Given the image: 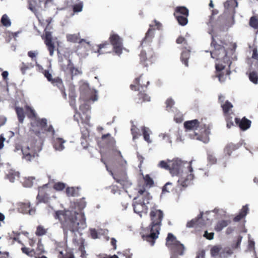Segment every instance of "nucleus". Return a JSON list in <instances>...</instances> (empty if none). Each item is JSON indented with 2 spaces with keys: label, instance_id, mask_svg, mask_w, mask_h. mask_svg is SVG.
<instances>
[{
  "label": "nucleus",
  "instance_id": "1",
  "mask_svg": "<svg viewBox=\"0 0 258 258\" xmlns=\"http://www.w3.org/2000/svg\"><path fill=\"white\" fill-rule=\"evenodd\" d=\"M170 173L172 176L178 177V185L186 187L192 184L194 178L191 161L187 162L179 159H175L170 161Z\"/></svg>",
  "mask_w": 258,
  "mask_h": 258
},
{
  "label": "nucleus",
  "instance_id": "2",
  "mask_svg": "<svg viewBox=\"0 0 258 258\" xmlns=\"http://www.w3.org/2000/svg\"><path fill=\"white\" fill-rule=\"evenodd\" d=\"M82 211H74V214L67 223V228L73 233V243L79 246V250L81 251V257L84 258L87 255L84 246V239L81 237L79 231L86 227L85 215Z\"/></svg>",
  "mask_w": 258,
  "mask_h": 258
},
{
  "label": "nucleus",
  "instance_id": "3",
  "mask_svg": "<svg viewBox=\"0 0 258 258\" xmlns=\"http://www.w3.org/2000/svg\"><path fill=\"white\" fill-rule=\"evenodd\" d=\"M80 97L84 100V103L81 104L80 106V112L76 113L74 115L75 119L79 122V118H80L81 121L85 123L88 124L90 119V107L89 105L86 102V101L92 100L93 101L97 100L98 98L96 95L94 97H92L93 93L96 91L91 89L89 84L84 81L80 82Z\"/></svg>",
  "mask_w": 258,
  "mask_h": 258
},
{
  "label": "nucleus",
  "instance_id": "4",
  "mask_svg": "<svg viewBox=\"0 0 258 258\" xmlns=\"http://www.w3.org/2000/svg\"><path fill=\"white\" fill-rule=\"evenodd\" d=\"M150 216L151 223L149 226L144 228L140 234L142 239L149 242L151 245H154L155 241L160 234L163 218L162 211H151Z\"/></svg>",
  "mask_w": 258,
  "mask_h": 258
},
{
  "label": "nucleus",
  "instance_id": "5",
  "mask_svg": "<svg viewBox=\"0 0 258 258\" xmlns=\"http://www.w3.org/2000/svg\"><path fill=\"white\" fill-rule=\"evenodd\" d=\"M185 128L188 131H196L198 127H200V135L198 133L195 132V137L194 139L201 141L204 143H207L209 141V136L210 134V130L208 126L204 125V127L202 125L200 126V122L197 119L186 121L184 123Z\"/></svg>",
  "mask_w": 258,
  "mask_h": 258
},
{
  "label": "nucleus",
  "instance_id": "6",
  "mask_svg": "<svg viewBox=\"0 0 258 258\" xmlns=\"http://www.w3.org/2000/svg\"><path fill=\"white\" fill-rule=\"evenodd\" d=\"M166 246L171 253L170 258H180V256L183 255L185 246L171 233H168L166 238Z\"/></svg>",
  "mask_w": 258,
  "mask_h": 258
},
{
  "label": "nucleus",
  "instance_id": "7",
  "mask_svg": "<svg viewBox=\"0 0 258 258\" xmlns=\"http://www.w3.org/2000/svg\"><path fill=\"white\" fill-rule=\"evenodd\" d=\"M16 149L17 150H21L23 155V158L28 161H31L32 159L38 156V153L42 150L40 142H36L35 145H31L30 147L27 146L26 149H19L17 147Z\"/></svg>",
  "mask_w": 258,
  "mask_h": 258
},
{
  "label": "nucleus",
  "instance_id": "8",
  "mask_svg": "<svg viewBox=\"0 0 258 258\" xmlns=\"http://www.w3.org/2000/svg\"><path fill=\"white\" fill-rule=\"evenodd\" d=\"M212 45H214V50L210 51L211 56L213 58H216L217 60L223 61L224 63H229V58L227 55V52L225 48L219 44H215L214 40H213Z\"/></svg>",
  "mask_w": 258,
  "mask_h": 258
},
{
  "label": "nucleus",
  "instance_id": "9",
  "mask_svg": "<svg viewBox=\"0 0 258 258\" xmlns=\"http://www.w3.org/2000/svg\"><path fill=\"white\" fill-rule=\"evenodd\" d=\"M52 21V19L49 18L46 20L47 25L44 30V34L42 36V39L44 40L46 45L47 46L48 49L49 51V54L52 56L53 54L54 46L53 43L52 42V34L51 32L49 31L51 26L50 24Z\"/></svg>",
  "mask_w": 258,
  "mask_h": 258
},
{
  "label": "nucleus",
  "instance_id": "10",
  "mask_svg": "<svg viewBox=\"0 0 258 258\" xmlns=\"http://www.w3.org/2000/svg\"><path fill=\"white\" fill-rule=\"evenodd\" d=\"M110 39L115 53L119 56L123 49L121 38L116 34H112L110 36Z\"/></svg>",
  "mask_w": 258,
  "mask_h": 258
},
{
  "label": "nucleus",
  "instance_id": "11",
  "mask_svg": "<svg viewBox=\"0 0 258 258\" xmlns=\"http://www.w3.org/2000/svg\"><path fill=\"white\" fill-rule=\"evenodd\" d=\"M225 66L223 64L218 62L216 63V77L218 78L219 81L221 83H223L225 81L226 76H229L230 74V71H227L226 74L225 75L222 71L224 69Z\"/></svg>",
  "mask_w": 258,
  "mask_h": 258
},
{
  "label": "nucleus",
  "instance_id": "12",
  "mask_svg": "<svg viewBox=\"0 0 258 258\" xmlns=\"http://www.w3.org/2000/svg\"><path fill=\"white\" fill-rule=\"evenodd\" d=\"M47 186V184H44L42 187L39 188L38 194L37 196V200H38L37 204L43 203L47 204L49 201V197L47 194L44 193L43 189L45 187Z\"/></svg>",
  "mask_w": 258,
  "mask_h": 258
},
{
  "label": "nucleus",
  "instance_id": "13",
  "mask_svg": "<svg viewBox=\"0 0 258 258\" xmlns=\"http://www.w3.org/2000/svg\"><path fill=\"white\" fill-rule=\"evenodd\" d=\"M226 12L229 14H234L235 9L238 7L236 0H227L224 4Z\"/></svg>",
  "mask_w": 258,
  "mask_h": 258
},
{
  "label": "nucleus",
  "instance_id": "14",
  "mask_svg": "<svg viewBox=\"0 0 258 258\" xmlns=\"http://www.w3.org/2000/svg\"><path fill=\"white\" fill-rule=\"evenodd\" d=\"M112 176L117 182L120 183L124 188H128L132 185V182L128 179L125 174H123L121 177H116L113 174Z\"/></svg>",
  "mask_w": 258,
  "mask_h": 258
},
{
  "label": "nucleus",
  "instance_id": "15",
  "mask_svg": "<svg viewBox=\"0 0 258 258\" xmlns=\"http://www.w3.org/2000/svg\"><path fill=\"white\" fill-rule=\"evenodd\" d=\"M235 123L243 131L247 130L250 126L251 121L244 117L241 120L237 118H235Z\"/></svg>",
  "mask_w": 258,
  "mask_h": 258
},
{
  "label": "nucleus",
  "instance_id": "16",
  "mask_svg": "<svg viewBox=\"0 0 258 258\" xmlns=\"http://www.w3.org/2000/svg\"><path fill=\"white\" fill-rule=\"evenodd\" d=\"M67 69L71 73L72 79H73V78L76 76L82 74L81 69L75 67L70 59H69V63L68 64Z\"/></svg>",
  "mask_w": 258,
  "mask_h": 258
},
{
  "label": "nucleus",
  "instance_id": "17",
  "mask_svg": "<svg viewBox=\"0 0 258 258\" xmlns=\"http://www.w3.org/2000/svg\"><path fill=\"white\" fill-rule=\"evenodd\" d=\"M149 84V81L147 80V79H145L144 78H143L142 76H141L140 78L136 79L135 84H132L131 85V88L133 90H136V85H139L141 86V88H142L143 86H146Z\"/></svg>",
  "mask_w": 258,
  "mask_h": 258
},
{
  "label": "nucleus",
  "instance_id": "18",
  "mask_svg": "<svg viewBox=\"0 0 258 258\" xmlns=\"http://www.w3.org/2000/svg\"><path fill=\"white\" fill-rule=\"evenodd\" d=\"M21 251L22 253L27 255L30 257L39 258L41 255L37 252L34 249L26 247L25 246L21 247Z\"/></svg>",
  "mask_w": 258,
  "mask_h": 258
},
{
  "label": "nucleus",
  "instance_id": "19",
  "mask_svg": "<svg viewBox=\"0 0 258 258\" xmlns=\"http://www.w3.org/2000/svg\"><path fill=\"white\" fill-rule=\"evenodd\" d=\"M79 34H69L67 36V40L68 41L76 43L79 42L81 43L83 42H85L87 44L90 45V42L87 41L86 40L84 39H80L79 38Z\"/></svg>",
  "mask_w": 258,
  "mask_h": 258
},
{
  "label": "nucleus",
  "instance_id": "20",
  "mask_svg": "<svg viewBox=\"0 0 258 258\" xmlns=\"http://www.w3.org/2000/svg\"><path fill=\"white\" fill-rule=\"evenodd\" d=\"M231 218L227 220H222L217 222L216 226H215V230L217 232L221 231L224 228L226 227L231 223Z\"/></svg>",
  "mask_w": 258,
  "mask_h": 258
},
{
  "label": "nucleus",
  "instance_id": "21",
  "mask_svg": "<svg viewBox=\"0 0 258 258\" xmlns=\"http://www.w3.org/2000/svg\"><path fill=\"white\" fill-rule=\"evenodd\" d=\"M185 50L182 51L181 54V60L186 67H188V59L190 55L189 47H184Z\"/></svg>",
  "mask_w": 258,
  "mask_h": 258
},
{
  "label": "nucleus",
  "instance_id": "22",
  "mask_svg": "<svg viewBox=\"0 0 258 258\" xmlns=\"http://www.w3.org/2000/svg\"><path fill=\"white\" fill-rule=\"evenodd\" d=\"M86 206V202L84 198L77 200L72 205L71 207L72 209L76 210H83Z\"/></svg>",
  "mask_w": 258,
  "mask_h": 258
},
{
  "label": "nucleus",
  "instance_id": "23",
  "mask_svg": "<svg viewBox=\"0 0 258 258\" xmlns=\"http://www.w3.org/2000/svg\"><path fill=\"white\" fill-rule=\"evenodd\" d=\"M188 10L185 7H177L175 9V12L174 14V16H188Z\"/></svg>",
  "mask_w": 258,
  "mask_h": 258
},
{
  "label": "nucleus",
  "instance_id": "24",
  "mask_svg": "<svg viewBox=\"0 0 258 258\" xmlns=\"http://www.w3.org/2000/svg\"><path fill=\"white\" fill-rule=\"evenodd\" d=\"M64 142L62 138H57L54 140L53 147L56 150L62 151L63 149Z\"/></svg>",
  "mask_w": 258,
  "mask_h": 258
},
{
  "label": "nucleus",
  "instance_id": "25",
  "mask_svg": "<svg viewBox=\"0 0 258 258\" xmlns=\"http://www.w3.org/2000/svg\"><path fill=\"white\" fill-rule=\"evenodd\" d=\"M223 112L225 116H228L230 114L231 109L233 107L232 104L228 101H225L221 106Z\"/></svg>",
  "mask_w": 258,
  "mask_h": 258
},
{
  "label": "nucleus",
  "instance_id": "26",
  "mask_svg": "<svg viewBox=\"0 0 258 258\" xmlns=\"http://www.w3.org/2000/svg\"><path fill=\"white\" fill-rule=\"evenodd\" d=\"M52 83L56 86L59 90L61 91L62 95L63 97H64V90L63 89V84L62 80L59 78H55L52 81Z\"/></svg>",
  "mask_w": 258,
  "mask_h": 258
},
{
  "label": "nucleus",
  "instance_id": "27",
  "mask_svg": "<svg viewBox=\"0 0 258 258\" xmlns=\"http://www.w3.org/2000/svg\"><path fill=\"white\" fill-rule=\"evenodd\" d=\"M7 177L11 182H14L16 179L19 178V173L13 170H11L7 175Z\"/></svg>",
  "mask_w": 258,
  "mask_h": 258
},
{
  "label": "nucleus",
  "instance_id": "28",
  "mask_svg": "<svg viewBox=\"0 0 258 258\" xmlns=\"http://www.w3.org/2000/svg\"><path fill=\"white\" fill-rule=\"evenodd\" d=\"M15 110L17 113L18 120L20 123H23L25 117L24 110L22 107H16Z\"/></svg>",
  "mask_w": 258,
  "mask_h": 258
},
{
  "label": "nucleus",
  "instance_id": "29",
  "mask_svg": "<svg viewBox=\"0 0 258 258\" xmlns=\"http://www.w3.org/2000/svg\"><path fill=\"white\" fill-rule=\"evenodd\" d=\"M63 243H59V244H58L55 247V254L57 255V258H64V254H63Z\"/></svg>",
  "mask_w": 258,
  "mask_h": 258
},
{
  "label": "nucleus",
  "instance_id": "30",
  "mask_svg": "<svg viewBox=\"0 0 258 258\" xmlns=\"http://www.w3.org/2000/svg\"><path fill=\"white\" fill-rule=\"evenodd\" d=\"M221 246L220 245H217L211 247L210 252H211V256L213 257H216L218 255L221 257Z\"/></svg>",
  "mask_w": 258,
  "mask_h": 258
},
{
  "label": "nucleus",
  "instance_id": "31",
  "mask_svg": "<svg viewBox=\"0 0 258 258\" xmlns=\"http://www.w3.org/2000/svg\"><path fill=\"white\" fill-rule=\"evenodd\" d=\"M142 130L144 140L148 143H151L152 141L150 139V130L145 126H143Z\"/></svg>",
  "mask_w": 258,
  "mask_h": 258
},
{
  "label": "nucleus",
  "instance_id": "32",
  "mask_svg": "<svg viewBox=\"0 0 258 258\" xmlns=\"http://www.w3.org/2000/svg\"><path fill=\"white\" fill-rule=\"evenodd\" d=\"M79 187H67L66 192L69 196L75 197L79 195Z\"/></svg>",
  "mask_w": 258,
  "mask_h": 258
},
{
  "label": "nucleus",
  "instance_id": "33",
  "mask_svg": "<svg viewBox=\"0 0 258 258\" xmlns=\"http://www.w3.org/2000/svg\"><path fill=\"white\" fill-rule=\"evenodd\" d=\"M178 23L182 26L186 25L188 23L187 17L186 16H175Z\"/></svg>",
  "mask_w": 258,
  "mask_h": 258
},
{
  "label": "nucleus",
  "instance_id": "34",
  "mask_svg": "<svg viewBox=\"0 0 258 258\" xmlns=\"http://www.w3.org/2000/svg\"><path fill=\"white\" fill-rule=\"evenodd\" d=\"M232 250L229 247H226L224 248L221 247V257H225L228 255L232 254Z\"/></svg>",
  "mask_w": 258,
  "mask_h": 258
},
{
  "label": "nucleus",
  "instance_id": "35",
  "mask_svg": "<svg viewBox=\"0 0 258 258\" xmlns=\"http://www.w3.org/2000/svg\"><path fill=\"white\" fill-rule=\"evenodd\" d=\"M154 30L152 28H150L149 29L148 31H147V32L146 34V36L143 40V42L141 44L142 45H143V43L144 42L150 41L151 40V39L153 38V35H154Z\"/></svg>",
  "mask_w": 258,
  "mask_h": 258
},
{
  "label": "nucleus",
  "instance_id": "36",
  "mask_svg": "<svg viewBox=\"0 0 258 258\" xmlns=\"http://www.w3.org/2000/svg\"><path fill=\"white\" fill-rule=\"evenodd\" d=\"M249 78L250 81L255 84L258 83V73L255 71H251L249 73Z\"/></svg>",
  "mask_w": 258,
  "mask_h": 258
},
{
  "label": "nucleus",
  "instance_id": "37",
  "mask_svg": "<svg viewBox=\"0 0 258 258\" xmlns=\"http://www.w3.org/2000/svg\"><path fill=\"white\" fill-rule=\"evenodd\" d=\"M1 23L5 27H8L11 25V22L9 17L4 14L1 18Z\"/></svg>",
  "mask_w": 258,
  "mask_h": 258
},
{
  "label": "nucleus",
  "instance_id": "38",
  "mask_svg": "<svg viewBox=\"0 0 258 258\" xmlns=\"http://www.w3.org/2000/svg\"><path fill=\"white\" fill-rule=\"evenodd\" d=\"M237 147H236V145L230 143L227 145V146L225 147L224 149V152L226 155H230L232 151L236 149Z\"/></svg>",
  "mask_w": 258,
  "mask_h": 258
},
{
  "label": "nucleus",
  "instance_id": "39",
  "mask_svg": "<svg viewBox=\"0 0 258 258\" xmlns=\"http://www.w3.org/2000/svg\"><path fill=\"white\" fill-rule=\"evenodd\" d=\"M73 8L74 14L82 12L83 8V3L79 2L78 3L74 4Z\"/></svg>",
  "mask_w": 258,
  "mask_h": 258
},
{
  "label": "nucleus",
  "instance_id": "40",
  "mask_svg": "<svg viewBox=\"0 0 258 258\" xmlns=\"http://www.w3.org/2000/svg\"><path fill=\"white\" fill-rule=\"evenodd\" d=\"M131 132L133 135V139L134 141L138 139V137L141 135L140 130L135 125L132 126L131 128Z\"/></svg>",
  "mask_w": 258,
  "mask_h": 258
},
{
  "label": "nucleus",
  "instance_id": "41",
  "mask_svg": "<svg viewBox=\"0 0 258 258\" xmlns=\"http://www.w3.org/2000/svg\"><path fill=\"white\" fill-rule=\"evenodd\" d=\"M109 45V44L107 43H105L103 44H100L98 45L97 46L98 47V49L97 50H94V52L95 53H98V55L102 54L105 53H107V52H104L102 50L103 48H106L107 47V46Z\"/></svg>",
  "mask_w": 258,
  "mask_h": 258
},
{
  "label": "nucleus",
  "instance_id": "42",
  "mask_svg": "<svg viewBox=\"0 0 258 258\" xmlns=\"http://www.w3.org/2000/svg\"><path fill=\"white\" fill-rule=\"evenodd\" d=\"M246 214L247 211H241L240 213H239L238 215L236 216L234 218H233V221L236 222H238L244 218L245 216H246Z\"/></svg>",
  "mask_w": 258,
  "mask_h": 258
},
{
  "label": "nucleus",
  "instance_id": "43",
  "mask_svg": "<svg viewBox=\"0 0 258 258\" xmlns=\"http://www.w3.org/2000/svg\"><path fill=\"white\" fill-rule=\"evenodd\" d=\"M170 161H171V160H168V162H166L164 161H161L159 162V163L158 164V166L162 168H164L166 170H169L170 171Z\"/></svg>",
  "mask_w": 258,
  "mask_h": 258
},
{
  "label": "nucleus",
  "instance_id": "44",
  "mask_svg": "<svg viewBox=\"0 0 258 258\" xmlns=\"http://www.w3.org/2000/svg\"><path fill=\"white\" fill-rule=\"evenodd\" d=\"M17 206L18 210H26L27 209L30 208V204L29 202L19 203L17 204Z\"/></svg>",
  "mask_w": 258,
  "mask_h": 258
},
{
  "label": "nucleus",
  "instance_id": "45",
  "mask_svg": "<svg viewBox=\"0 0 258 258\" xmlns=\"http://www.w3.org/2000/svg\"><path fill=\"white\" fill-rule=\"evenodd\" d=\"M35 251H37V252L40 253L41 255L45 252V251L44 249V246L41 242V240H39V241H38L37 247Z\"/></svg>",
  "mask_w": 258,
  "mask_h": 258
},
{
  "label": "nucleus",
  "instance_id": "46",
  "mask_svg": "<svg viewBox=\"0 0 258 258\" xmlns=\"http://www.w3.org/2000/svg\"><path fill=\"white\" fill-rule=\"evenodd\" d=\"M46 230L42 226H38L37 230H36V235L38 236H41L43 235H45Z\"/></svg>",
  "mask_w": 258,
  "mask_h": 258
},
{
  "label": "nucleus",
  "instance_id": "47",
  "mask_svg": "<svg viewBox=\"0 0 258 258\" xmlns=\"http://www.w3.org/2000/svg\"><path fill=\"white\" fill-rule=\"evenodd\" d=\"M172 183L171 182H167L165 185L162 188V192L161 195V197H163V195L165 192H169L170 190L171 189V186H172Z\"/></svg>",
  "mask_w": 258,
  "mask_h": 258
},
{
  "label": "nucleus",
  "instance_id": "48",
  "mask_svg": "<svg viewBox=\"0 0 258 258\" xmlns=\"http://www.w3.org/2000/svg\"><path fill=\"white\" fill-rule=\"evenodd\" d=\"M70 93L69 96L71 98L72 100L70 102L71 105L73 106L74 105L75 98L76 97V93L75 92V89L74 87H71L70 89Z\"/></svg>",
  "mask_w": 258,
  "mask_h": 258
},
{
  "label": "nucleus",
  "instance_id": "49",
  "mask_svg": "<svg viewBox=\"0 0 258 258\" xmlns=\"http://www.w3.org/2000/svg\"><path fill=\"white\" fill-rule=\"evenodd\" d=\"M55 218L59 220V222L62 223V220L61 217L64 218V211H56L55 213ZM63 229L64 230L63 225L61 226Z\"/></svg>",
  "mask_w": 258,
  "mask_h": 258
},
{
  "label": "nucleus",
  "instance_id": "50",
  "mask_svg": "<svg viewBox=\"0 0 258 258\" xmlns=\"http://www.w3.org/2000/svg\"><path fill=\"white\" fill-rule=\"evenodd\" d=\"M250 25L254 29L258 28V20L254 17H252L249 21Z\"/></svg>",
  "mask_w": 258,
  "mask_h": 258
},
{
  "label": "nucleus",
  "instance_id": "51",
  "mask_svg": "<svg viewBox=\"0 0 258 258\" xmlns=\"http://www.w3.org/2000/svg\"><path fill=\"white\" fill-rule=\"evenodd\" d=\"M140 99H142L143 101H150V97L147 94L142 92V91H140L139 94Z\"/></svg>",
  "mask_w": 258,
  "mask_h": 258
},
{
  "label": "nucleus",
  "instance_id": "52",
  "mask_svg": "<svg viewBox=\"0 0 258 258\" xmlns=\"http://www.w3.org/2000/svg\"><path fill=\"white\" fill-rule=\"evenodd\" d=\"M53 187L56 190H61L64 188V183L58 182L54 184Z\"/></svg>",
  "mask_w": 258,
  "mask_h": 258
},
{
  "label": "nucleus",
  "instance_id": "53",
  "mask_svg": "<svg viewBox=\"0 0 258 258\" xmlns=\"http://www.w3.org/2000/svg\"><path fill=\"white\" fill-rule=\"evenodd\" d=\"M39 125L43 128L45 129L47 126V119L45 118L39 119L38 120Z\"/></svg>",
  "mask_w": 258,
  "mask_h": 258
},
{
  "label": "nucleus",
  "instance_id": "54",
  "mask_svg": "<svg viewBox=\"0 0 258 258\" xmlns=\"http://www.w3.org/2000/svg\"><path fill=\"white\" fill-rule=\"evenodd\" d=\"M214 235H215V233L213 232L209 233L207 231H205V233H204L203 236L204 237L206 238V239L212 240L214 238Z\"/></svg>",
  "mask_w": 258,
  "mask_h": 258
},
{
  "label": "nucleus",
  "instance_id": "55",
  "mask_svg": "<svg viewBox=\"0 0 258 258\" xmlns=\"http://www.w3.org/2000/svg\"><path fill=\"white\" fill-rule=\"evenodd\" d=\"M176 42L178 44H182L184 46V47L185 46L187 47V43L185 39L182 37H178L176 40Z\"/></svg>",
  "mask_w": 258,
  "mask_h": 258
},
{
  "label": "nucleus",
  "instance_id": "56",
  "mask_svg": "<svg viewBox=\"0 0 258 258\" xmlns=\"http://www.w3.org/2000/svg\"><path fill=\"white\" fill-rule=\"evenodd\" d=\"M144 179L147 185L151 186L154 183L153 179L149 176V175H146L144 177Z\"/></svg>",
  "mask_w": 258,
  "mask_h": 258
},
{
  "label": "nucleus",
  "instance_id": "57",
  "mask_svg": "<svg viewBox=\"0 0 258 258\" xmlns=\"http://www.w3.org/2000/svg\"><path fill=\"white\" fill-rule=\"evenodd\" d=\"M166 107L167 109L169 110L170 109L173 105L174 104V101L171 98L168 99L166 101Z\"/></svg>",
  "mask_w": 258,
  "mask_h": 258
},
{
  "label": "nucleus",
  "instance_id": "58",
  "mask_svg": "<svg viewBox=\"0 0 258 258\" xmlns=\"http://www.w3.org/2000/svg\"><path fill=\"white\" fill-rule=\"evenodd\" d=\"M43 74L44 76L47 78V80L49 82H51L52 83L53 79H52V75L49 73V72L48 70H44Z\"/></svg>",
  "mask_w": 258,
  "mask_h": 258
},
{
  "label": "nucleus",
  "instance_id": "59",
  "mask_svg": "<svg viewBox=\"0 0 258 258\" xmlns=\"http://www.w3.org/2000/svg\"><path fill=\"white\" fill-rule=\"evenodd\" d=\"M90 234L91 238L96 239L98 238V234H97V230L95 229H91Z\"/></svg>",
  "mask_w": 258,
  "mask_h": 258
},
{
  "label": "nucleus",
  "instance_id": "60",
  "mask_svg": "<svg viewBox=\"0 0 258 258\" xmlns=\"http://www.w3.org/2000/svg\"><path fill=\"white\" fill-rule=\"evenodd\" d=\"M65 258H74L73 252L71 249L66 248Z\"/></svg>",
  "mask_w": 258,
  "mask_h": 258
},
{
  "label": "nucleus",
  "instance_id": "61",
  "mask_svg": "<svg viewBox=\"0 0 258 258\" xmlns=\"http://www.w3.org/2000/svg\"><path fill=\"white\" fill-rule=\"evenodd\" d=\"M159 137H161L163 140H165L168 142L169 143H172V141L170 138V137L167 134H161L159 135Z\"/></svg>",
  "mask_w": 258,
  "mask_h": 258
},
{
  "label": "nucleus",
  "instance_id": "62",
  "mask_svg": "<svg viewBox=\"0 0 258 258\" xmlns=\"http://www.w3.org/2000/svg\"><path fill=\"white\" fill-rule=\"evenodd\" d=\"M208 159L209 162L211 164H214L216 162V159L215 157L212 154H208Z\"/></svg>",
  "mask_w": 258,
  "mask_h": 258
},
{
  "label": "nucleus",
  "instance_id": "63",
  "mask_svg": "<svg viewBox=\"0 0 258 258\" xmlns=\"http://www.w3.org/2000/svg\"><path fill=\"white\" fill-rule=\"evenodd\" d=\"M252 57L255 59L258 60V52L257 48H255L252 50Z\"/></svg>",
  "mask_w": 258,
  "mask_h": 258
},
{
  "label": "nucleus",
  "instance_id": "64",
  "mask_svg": "<svg viewBox=\"0 0 258 258\" xmlns=\"http://www.w3.org/2000/svg\"><path fill=\"white\" fill-rule=\"evenodd\" d=\"M205 255V251L204 250H202L198 252L197 257L196 258H204Z\"/></svg>",
  "mask_w": 258,
  "mask_h": 258
}]
</instances>
